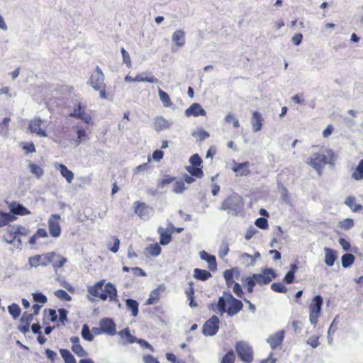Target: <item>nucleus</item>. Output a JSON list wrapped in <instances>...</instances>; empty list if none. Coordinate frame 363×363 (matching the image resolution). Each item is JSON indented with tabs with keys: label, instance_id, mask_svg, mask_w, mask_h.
I'll return each mask as SVG.
<instances>
[{
	"label": "nucleus",
	"instance_id": "49530a36",
	"mask_svg": "<svg viewBox=\"0 0 363 363\" xmlns=\"http://www.w3.org/2000/svg\"><path fill=\"white\" fill-rule=\"evenodd\" d=\"M234 270L233 269H227L223 273V277L225 279L226 284L228 287H230L233 283H235L233 280Z\"/></svg>",
	"mask_w": 363,
	"mask_h": 363
},
{
	"label": "nucleus",
	"instance_id": "f704fd0d",
	"mask_svg": "<svg viewBox=\"0 0 363 363\" xmlns=\"http://www.w3.org/2000/svg\"><path fill=\"white\" fill-rule=\"evenodd\" d=\"M298 267L296 264H291L290 270L286 273L284 278V281L286 284H292L295 279V272L297 270Z\"/></svg>",
	"mask_w": 363,
	"mask_h": 363
},
{
	"label": "nucleus",
	"instance_id": "864d4df0",
	"mask_svg": "<svg viewBox=\"0 0 363 363\" xmlns=\"http://www.w3.org/2000/svg\"><path fill=\"white\" fill-rule=\"evenodd\" d=\"M192 135L197 138L199 141H203L209 137L208 133L204 130H199L192 133Z\"/></svg>",
	"mask_w": 363,
	"mask_h": 363
},
{
	"label": "nucleus",
	"instance_id": "4c0bfd02",
	"mask_svg": "<svg viewBox=\"0 0 363 363\" xmlns=\"http://www.w3.org/2000/svg\"><path fill=\"white\" fill-rule=\"evenodd\" d=\"M60 353L65 363H77V361L72 354L67 349H60Z\"/></svg>",
	"mask_w": 363,
	"mask_h": 363
},
{
	"label": "nucleus",
	"instance_id": "473e14b6",
	"mask_svg": "<svg viewBox=\"0 0 363 363\" xmlns=\"http://www.w3.org/2000/svg\"><path fill=\"white\" fill-rule=\"evenodd\" d=\"M118 335L120 337L125 340V343H134L136 342L137 338L130 334L128 328H125L119 331Z\"/></svg>",
	"mask_w": 363,
	"mask_h": 363
},
{
	"label": "nucleus",
	"instance_id": "6ab92c4d",
	"mask_svg": "<svg viewBox=\"0 0 363 363\" xmlns=\"http://www.w3.org/2000/svg\"><path fill=\"white\" fill-rule=\"evenodd\" d=\"M284 331L279 330L272 335H271L267 340V342L270 345L272 350L277 348L280 346L284 338Z\"/></svg>",
	"mask_w": 363,
	"mask_h": 363
},
{
	"label": "nucleus",
	"instance_id": "bb28decb",
	"mask_svg": "<svg viewBox=\"0 0 363 363\" xmlns=\"http://www.w3.org/2000/svg\"><path fill=\"white\" fill-rule=\"evenodd\" d=\"M172 40L178 47H183L185 44V33L182 30H176L172 34Z\"/></svg>",
	"mask_w": 363,
	"mask_h": 363
},
{
	"label": "nucleus",
	"instance_id": "c756f323",
	"mask_svg": "<svg viewBox=\"0 0 363 363\" xmlns=\"http://www.w3.org/2000/svg\"><path fill=\"white\" fill-rule=\"evenodd\" d=\"M263 122L264 118L262 117V115H252L251 119L252 130L254 132H258L261 130L263 125Z\"/></svg>",
	"mask_w": 363,
	"mask_h": 363
},
{
	"label": "nucleus",
	"instance_id": "4d7b16f0",
	"mask_svg": "<svg viewBox=\"0 0 363 363\" xmlns=\"http://www.w3.org/2000/svg\"><path fill=\"white\" fill-rule=\"evenodd\" d=\"M185 189V184L183 181H177L174 184L173 191L176 194H181Z\"/></svg>",
	"mask_w": 363,
	"mask_h": 363
},
{
	"label": "nucleus",
	"instance_id": "0eeeda50",
	"mask_svg": "<svg viewBox=\"0 0 363 363\" xmlns=\"http://www.w3.org/2000/svg\"><path fill=\"white\" fill-rule=\"evenodd\" d=\"M243 206L242 197L236 193L229 195L222 203L220 209L228 212H237Z\"/></svg>",
	"mask_w": 363,
	"mask_h": 363
},
{
	"label": "nucleus",
	"instance_id": "052dcab7",
	"mask_svg": "<svg viewBox=\"0 0 363 363\" xmlns=\"http://www.w3.org/2000/svg\"><path fill=\"white\" fill-rule=\"evenodd\" d=\"M10 122L9 118H4L2 123H0V133L6 134L8 131V126Z\"/></svg>",
	"mask_w": 363,
	"mask_h": 363
},
{
	"label": "nucleus",
	"instance_id": "37998d69",
	"mask_svg": "<svg viewBox=\"0 0 363 363\" xmlns=\"http://www.w3.org/2000/svg\"><path fill=\"white\" fill-rule=\"evenodd\" d=\"M28 167L30 172L35 174L38 178H40L43 176L44 171L39 165L34 163H30Z\"/></svg>",
	"mask_w": 363,
	"mask_h": 363
},
{
	"label": "nucleus",
	"instance_id": "603ef678",
	"mask_svg": "<svg viewBox=\"0 0 363 363\" xmlns=\"http://www.w3.org/2000/svg\"><path fill=\"white\" fill-rule=\"evenodd\" d=\"M187 171L191 176L196 177L197 178H201L203 175L202 169L197 167H189L187 168Z\"/></svg>",
	"mask_w": 363,
	"mask_h": 363
},
{
	"label": "nucleus",
	"instance_id": "de8ad7c7",
	"mask_svg": "<svg viewBox=\"0 0 363 363\" xmlns=\"http://www.w3.org/2000/svg\"><path fill=\"white\" fill-rule=\"evenodd\" d=\"M147 252L152 256H157L161 252V247L157 243L150 245L147 247Z\"/></svg>",
	"mask_w": 363,
	"mask_h": 363
},
{
	"label": "nucleus",
	"instance_id": "5701e85b",
	"mask_svg": "<svg viewBox=\"0 0 363 363\" xmlns=\"http://www.w3.org/2000/svg\"><path fill=\"white\" fill-rule=\"evenodd\" d=\"M200 257L201 259L207 262L211 271H214L217 269L216 259L214 255H209L207 252L203 250L200 252Z\"/></svg>",
	"mask_w": 363,
	"mask_h": 363
},
{
	"label": "nucleus",
	"instance_id": "79ce46f5",
	"mask_svg": "<svg viewBox=\"0 0 363 363\" xmlns=\"http://www.w3.org/2000/svg\"><path fill=\"white\" fill-rule=\"evenodd\" d=\"M185 113H206V111L200 104L194 103L185 111Z\"/></svg>",
	"mask_w": 363,
	"mask_h": 363
},
{
	"label": "nucleus",
	"instance_id": "ddd939ff",
	"mask_svg": "<svg viewBox=\"0 0 363 363\" xmlns=\"http://www.w3.org/2000/svg\"><path fill=\"white\" fill-rule=\"evenodd\" d=\"M48 252L41 255H37L30 257L28 263L30 267H38L39 266L46 267L48 265Z\"/></svg>",
	"mask_w": 363,
	"mask_h": 363
},
{
	"label": "nucleus",
	"instance_id": "1a4fd4ad",
	"mask_svg": "<svg viewBox=\"0 0 363 363\" xmlns=\"http://www.w3.org/2000/svg\"><path fill=\"white\" fill-rule=\"evenodd\" d=\"M323 298L320 296H315L309 306L310 314L309 318L311 324L315 325L318 323V318L320 315L321 308L323 306Z\"/></svg>",
	"mask_w": 363,
	"mask_h": 363
},
{
	"label": "nucleus",
	"instance_id": "8fccbe9b",
	"mask_svg": "<svg viewBox=\"0 0 363 363\" xmlns=\"http://www.w3.org/2000/svg\"><path fill=\"white\" fill-rule=\"evenodd\" d=\"M271 289L277 293H286L287 288L285 285L280 282H274L271 285Z\"/></svg>",
	"mask_w": 363,
	"mask_h": 363
},
{
	"label": "nucleus",
	"instance_id": "e2e57ef3",
	"mask_svg": "<svg viewBox=\"0 0 363 363\" xmlns=\"http://www.w3.org/2000/svg\"><path fill=\"white\" fill-rule=\"evenodd\" d=\"M121 54L123 57V62L127 65L128 67H131V60L128 52L123 48H121Z\"/></svg>",
	"mask_w": 363,
	"mask_h": 363
},
{
	"label": "nucleus",
	"instance_id": "393cba45",
	"mask_svg": "<svg viewBox=\"0 0 363 363\" xmlns=\"http://www.w3.org/2000/svg\"><path fill=\"white\" fill-rule=\"evenodd\" d=\"M55 167L60 172L61 175L65 178L68 183H71L74 179L73 172L63 164H57Z\"/></svg>",
	"mask_w": 363,
	"mask_h": 363
},
{
	"label": "nucleus",
	"instance_id": "c85d7f7f",
	"mask_svg": "<svg viewBox=\"0 0 363 363\" xmlns=\"http://www.w3.org/2000/svg\"><path fill=\"white\" fill-rule=\"evenodd\" d=\"M145 73H140L134 77V82H149V83H158L159 80L153 75L145 76Z\"/></svg>",
	"mask_w": 363,
	"mask_h": 363
},
{
	"label": "nucleus",
	"instance_id": "0e129e2a",
	"mask_svg": "<svg viewBox=\"0 0 363 363\" xmlns=\"http://www.w3.org/2000/svg\"><path fill=\"white\" fill-rule=\"evenodd\" d=\"M45 314H48V317L52 322H55L57 319L56 311L52 308L45 310Z\"/></svg>",
	"mask_w": 363,
	"mask_h": 363
},
{
	"label": "nucleus",
	"instance_id": "b1692460",
	"mask_svg": "<svg viewBox=\"0 0 363 363\" xmlns=\"http://www.w3.org/2000/svg\"><path fill=\"white\" fill-rule=\"evenodd\" d=\"M158 233L160 234V243L162 245H166L169 244L172 240V233L168 230H165L160 227L158 228Z\"/></svg>",
	"mask_w": 363,
	"mask_h": 363
},
{
	"label": "nucleus",
	"instance_id": "13d9d810",
	"mask_svg": "<svg viewBox=\"0 0 363 363\" xmlns=\"http://www.w3.org/2000/svg\"><path fill=\"white\" fill-rule=\"evenodd\" d=\"M55 295L62 300L65 301H70L71 296L65 291L62 289H58L55 292Z\"/></svg>",
	"mask_w": 363,
	"mask_h": 363
},
{
	"label": "nucleus",
	"instance_id": "3c124183",
	"mask_svg": "<svg viewBox=\"0 0 363 363\" xmlns=\"http://www.w3.org/2000/svg\"><path fill=\"white\" fill-rule=\"evenodd\" d=\"M32 295H33V301L36 303H39L43 305V304L46 303L48 301L47 297L43 294H42L40 292L33 293Z\"/></svg>",
	"mask_w": 363,
	"mask_h": 363
},
{
	"label": "nucleus",
	"instance_id": "cd10ccee",
	"mask_svg": "<svg viewBox=\"0 0 363 363\" xmlns=\"http://www.w3.org/2000/svg\"><path fill=\"white\" fill-rule=\"evenodd\" d=\"M345 203L354 213L359 212L363 209V206L361 204L356 203V199L353 196H347Z\"/></svg>",
	"mask_w": 363,
	"mask_h": 363
},
{
	"label": "nucleus",
	"instance_id": "4be33fe9",
	"mask_svg": "<svg viewBox=\"0 0 363 363\" xmlns=\"http://www.w3.org/2000/svg\"><path fill=\"white\" fill-rule=\"evenodd\" d=\"M9 208L14 215L26 216L30 213V211L16 201H12L9 204Z\"/></svg>",
	"mask_w": 363,
	"mask_h": 363
},
{
	"label": "nucleus",
	"instance_id": "72a5a7b5",
	"mask_svg": "<svg viewBox=\"0 0 363 363\" xmlns=\"http://www.w3.org/2000/svg\"><path fill=\"white\" fill-rule=\"evenodd\" d=\"M16 220V217L10 213L0 212V228L7 225Z\"/></svg>",
	"mask_w": 363,
	"mask_h": 363
},
{
	"label": "nucleus",
	"instance_id": "a878e982",
	"mask_svg": "<svg viewBox=\"0 0 363 363\" xmlns=\"http://www.w3.org/2000/svg\"><path fill=\"white\" fill-rule=\"evenodd\" d=\"M325 263L328 267L334 265L335 260L337 259L336 252L329 247H325Z\"/></svg>",
	"mask_w": 363,
	"mask_h": 363
},
{
	"label": "nucleus",
	"instance_id": "a19ab883",
	"mask_svg": "<svg viewBox=\"0 0 363 363\" xmlns=\"http://www.w3.org/2000/svg\"><path fill=\"white\" fill-rule=\"evenodd\" d=\"M81 334L82 337L85 340L91 342L94 340L92 331H90L89 328L86 324L83 325Z\"/></svg>",
	"mask_w": 363,
	"mask_h": 363
},
{
	"label": "nucleus",
	"instance_id": "20e7f679",
	"mask_svg": "<svg viewBox=\"0 0 363 363\" xmlns=\"http://www.w3.org/2000/svg\"><path fill=\"white\" fill-rule=\"evenodd\" d=\"M335 160V152L333 150L328 149L326 150V155L320 152L314 153L308 159L307 164L315 169L319 175H321L325 166L327 164L333 165Z\"/></svg>",
	"mask_w": 363,
	"mask_h": 363
},
{
	"label": "nucleus",
	"instance_id": "4468645a",
	"mask_svg": "<svg viewBox=\"0 0 363 363\" xmlns=\"http://www.w3.org/2000/svg\"><path fill=\"white\" fill-rule=\"evenodd\" d=\"M21 226L20 225H9L4 235V240L9 244H12L18 235L21 234Z\"/></svg>",
	"mask_w": 363,
	"mask_h": 363
},
{
	"label": "nucleus",
	"instance_id": "2eb2a0df",
	"mask_svg": "<svg viewBox=\"0 0 363 363\" xmlns=\"http://www.w3.org/2000/svg\"><path fill=\"white\" fill-rule=\"evenodd\" d=\"M48 265L52 264L55 270L61 268L67 262V259L54 252H48Z\"/></svg>",
	"mask_w": 363,
	"mask_h": 363
},
{
	"label": "nucleus",
	"instance_id": "f03ea898",
	"mask_svg": "<svg viewBox=\"0 0 363 363\" xmlns=\"http://www.w3.org/2000/svg\"><path fill=\"white\" fill-rule=\"evenodd\" d=\"M277 277V274L272 268L262 269L260 273L253 274L245 279V285L247 286V291L252 293L256 284L259 286L267 285Z\"/></svg>",
	"mask_w": 363,
	"mask_h": 363
},
{
	"label": "nucleus",
	"instance_id": "c9c22d12",
	"mask_svg": "<svg viewBox=\"0 0 363 363\" xmlns=\"http://www.w3.org/2000/svg\"><path fill=\"white\" fill-rule=\"evenodd\" d=\"M126 306L128 310H130L132 313V315L135 317L138 314V303L131 298H128L125 301Z\"/></svg>",
	"mask_w": 363,
	"mask_h": 363
},
{
	"label": "nucleus",
	"instance_id": "9b49d317",
	"mask_svg": "<svg viewBox=\"0 0 363 363\" xmlns=\"http://www.w3.org/2000/svg\"><path fill=\"white\" fill-rule=\"evenodd\" d=\"M60 216L52 214L48 219V230L50 235L53 238H58L61 235V228L59 223Z\"/></svg>",
	"mask_w": 363,
	"mask_h": 363
},
{
	"label": "nucleus",
	"instance_id": "f8f14e48",
	"mask_svg": "<svg viewBox=\"0 0 363 363\" xmlns=\"http://www.w3.org/2000/svg\"><path fill=\"white\" fill-rule=\"evenodd\" d=\"M104 333L113 336L116 334V326L113 319L109 318H102L99 322Z\"/></svg>",
	"mask_w": 363,
	"mask_h": 363
},
{
	"label": "nucleus",
	"instance_id": "c03bdc74",
	"mask_svg": "<svg viewBox=\"0 0 363 363\" xmlns=\"http://www.w3.org/2000/svg\"><path fill=\"white\" fill-rule=\"evenodd\" d=\"M158 94H159L160 101H162V103L163 104V105L164 106L167 107V106H170L172 105L170 98L166 92L162 91L161 89H159Z\"/></svg>",
	"mask_w": 363,
	"mask_h": 363
},
{
	"label": "nucleus",
	"instance_id": "e433bc0d",
	"mask_svg": "<svg viewBox=\"0 0 363 363\" xmlns=\"http://www.w3.org/2000/svg\"><path fill=\"white\" fill-rule=\"evenodd\" d=\"M160 294H161V289L160 288H157L155 290H153L150 294L149 298H147L146 301L147 305H152L154 303H156L159 301L160 299Z\"/></svg>",
	"mask_w": 363,
	"mask_h": 363
},
{
	"label": "nucleus",
	"instance_id": "2f4dec72",
	"mask_svg": "<svg viewBox=\"0 0 363 363\" xmlns=\"http://www.w3.org/2000/svg\"><path fill=\"white\" fill-rule=\"evenodd\" d=\"M169 126V124L167 122V121H166L161 116L156 117L155 122L153 123V127H154L155 130H156L157 131H160L164 129H166Z\"/></svg>",
	"mask_w": 363,
	"mask_h": 363
},
{
	"label": "nucleus",
	"instance_id": "6e6d98bb",
	"mask_svg": "<svg viewBox=\"0 0 363 363\" xmlns=\"http://www.w3.org/2000/svg\"><path fill=\"white\" fill-rule=\"evenodd\" d=\"M21 147L26 153H33L35 152V147L33 143H22Z\"/></svg>",
	"mask_w": 363,
	"mask_h": 363
},
{
	"label": "nucleus",
	"instance_id": "bf43d9fd",
	"mask_svg": "<svg viewBox=\"0 0 363 363\" xmlns=\"http://www.w3.org/2000/svg\"><path fill=\"white\" fill-rule=\"evenodd\" d=\"M228 251H229V247H228V244L227 242H223L220 246V248H219V257L220 258H223L228 253Z\"/></svg>",
	"mask_w": 363,
	"mask_h": 363
},
{
	"label": "nucleus",
	"instance_id": "f257e3e1",
	"mask_svg": "<svg viewBox=\"0 0 363 363\" xmlns=\"http://www.w3.org/2000/svg\"><path fill=\"white\" fill-rule=\"evenodd\" d=\"M105 282V279H101L94 285L87 287L89 295L93 298H89L90 300H94V298H99L102 301H106L108 298L110 301H118V291L116 286L111 282Z\"/></svg>",
	"mask_w": 363,
	"mask_h": 363
},
{
	"label": "nucleus",
	"instance_id": "9d476101",
	"mask_svg": "<svg viewBox=\"0 0 363 363\" xmlns=\"http://www.w3.org/2000/svg\"><path fill=\"white\" fill-rule=\"evenodd\" d=\"M219 318L216 315H213L205 322L203 325L202 332L206 336L214 335L219 329Z\"/></svg>",
	"mask_w": 363,
	"mask_h": 363
},
{
	"label": "nucleus",
	"instance_id": "7ed1b4c3",
	"mask_svg": "<svg viewBox=\"0 0 363 363\" xmlns=\"http://www.w3.org/2000/svg\"><path fill=\"white\" fill-rule=\"evenodd\" d=\"M216 306L221 314L227 313L228 315L233 316L242 309L243 304L230 292H224L223 296L218 298Z\"/></svg>",
	"mask_w": 363,
	"mask_h": 363
},
{
	"label": "nucleus",
	"instance_id": "ea45409f",
	"mask_svg": "<svg viewBox=\"0 0 363 363\" xmlns=\"http://www.w3.org/2000/svg\"><path fill=\"white\" fill-rule=\"evenodd\" d=\"M355 257L352 254L347 253L342 257V265L347 268L350 267L354 262Z\"/></svg>",
	"mask_w": 363,
	"mask_h": 363
},
{
	"label": "nucleus",
	"instance_id": "5fc2aeb1",
	"mask_svg": "<svg viewBox=\"0 0 363 363\" xmlns=\"http://www.w3.org/2000/svg\"><path fill=\"white\" fill-rule=\"evenodd\" d=\"M255 225L260 229L266 230L269 228L268 221L265 218H259L255 220Z\"/></svg>",
	"mask_w": 363,
	"mask_h": 363
},
{
	"label": "nucleus",
	"instance_id": "09e8293b",
	"mask_svg": "<svg viewBox=\"0 0 363 363\" xmlns=\"http://www.w3.org/2000/svg\"><path fill=\"white\" fill-rule=\"evenodd\" d=\"M235 355L232 350H229L222 358L220 363H235Z\"/></svg>",
	"mask_w": 363,
	"mask_h": 363
},
{
	"label": "nucleus",
	"instance_id": "338daca9",
	"mask_svg": "<svg viewBox=\"0 0 363 363\" xmlns=\"http://www.w3.org/2000/svg\"><path fill=\"white\" fill-rule=\"evenodd\" d=\"M189 162L193 166L199 167L201 165L202 160L198 154H194L190 157Z\"/></svg>",
	"mask_w": 363,
	"mask_h": 363
},
{
	"label": "nucleus",
	"instance_id": "774afa93",
	"mask_svg": "<svg viewBox=\"0 0 363 363\" xmlns=\"http://www.w3.org/2000/svg\"><path fill=\"white\" fill-rule=\"evenodd\" d=\"M225 121L229 123H232L234 128H238L240 126L238 120L235 118L233 115H227Z\"/></svg>",
	"mask_w": 363,
	"mask_h": 363
},
{
	"label": "nucleus",
	"instance_id": "69168bd1",
	"mask_svg": "<svg viewBox=\"0 0 363 363\" xmlns=\"http://www.w3.org/2000/svg\"><path fill=\"white\" fill-rule=\"evenodd\" d=\"M307 344L311 345L313 348L317 347L319 345V336L313 335L310 337L307 340Z\"/></svg>",
	"mask_w": 363,
	"mask_h": 363
},
{
	"label": "nucleus",
	"instance_id": "a18cd8bd",
	"mask_svg": "<svg viewBox=\"0 0 363 363\" xmlns=\"http://www.w3.org/2000/svg\"><path fill=\"white\" fill-rule=\"evenodd\" d=\"M8 310L9 313L14 319H16L19 317L21 311L19 306L16 303H12L11 305L9 306Z\"/></svg>",
	"mask_w": 363,
	"mask_h": 363
},
{
	"label": "nucleus",
	"instance_id": "dca6fc26",
	"mask_svg": "<svg viewBox=\"0 0 363 363\" xmlns=\"http://www.w3.org/2000/svg\"><path fill=\"white\" fill-rule=\"evenodd\" d=\"M43 124V121L42 120L35 118L30 122L29 130L32 133H35L40 137H45L47 134Z\"/></svg>",
	"mask_w": 363,
	"mask_h": 363
},
{
	"label": "nucleus",
	"instance_id": "58836bf2",
	"mask_svg": "<svg viewBox=\"0 0 363 363\" xmlns=\"http://www.w3.org/2000/svg\"><path fill=\"white\" fill-rule=\"evenodd\" d=\"M352 177L357 181L363 179V160L359 161L352 174Z\"/></svg>",
	"mask_w": 363,
	"mask_h": 363
},
{
	"label": "nucleus",
	"instance_id": "412c9836",
	"mask_svg": "<svg viewBox=\"0 0 363 363\" xmlns=\"http://www.w3.org/2000/svg\"><path fill=\"white\" fill-rule=\"evenodd\" d=\"M33 319V314L25 312L20 319V323L18 326V330H20L23 334L27 333L29 331L30 324Z\"/></svg>",
	"mask_w": 363,
	"mask_h": 363
},
{
	"label": "nucleus",
	"instance_id": "6e6552de",
	"mask_svg": "<svg viewBox=\"0 0 363 363\" xmlns=\"http://www.w3.org/2000/svg\"><path fill=\"white\" fill-rule=\"evenodd\" d=\"M72 116H74L77 118H80L82 121L85 122L86 124V128H83L79 125H76V130H77V138L75 141L76 145H79L82 140H88L89 137L87 136L86 133V130L89 129V125L91 124L93 125V123H91V115H71Z\"/></svg>",
	"mask_w": 363,
	"mask_h": 363
},
{
	"label": "nucleus",
	"instance_id": "a211bd4d",
	"mask_svg": "<svg viewBox=\"0 0 363 363\" xmlns=\"http://www.w3.org/2000/svg\"><path fill=\"white\" fill-rule=\"evenodd\" d=\"M69 340L72 343L71 349L77 357H84L88 355L87 352L80 345L79 337L73 336Z\"/></svg>",
	"mask_w": 363,
	"mask_h": 363
},
{
	"label": "nucleus",
	"instance_id": "39448f33",
	"mask_svg": "<svg viewBox=\"0 0 363 363\" xmlns=\"http://www.w3.org/2000/svg\"><path fill=\"white\" fill-rule=\"evenodd\" d=\"M90 85L96 90L99 91L101 99H106V84L104 83V75L99 66H96L95 72L92 73L89 79Z\"/></svg>",
	"mask_w": 363,
	"mask_h": 363
},
{
	"label": "nucleus",
	"instance_id": "aec40b11",
	"mask_svg": "<svg viewBox=\"0 0 363 363\" xmlns=\"http://www.w3.org/2000/svg\"><path fill=\"white\" fill-rule=\"evenodd\" d=\"M250 165V164L247 161L242 163H238L234 162L232 167V170L236 173L237 176H248L251 173L250 170L249 169Z\"/></svg>",
	"mask_w": 363,
	"mask_h": 363
},
{
	"label": "nucleus",
	"instance_id": "7c9ffc66",
	"mask_svg": "<svg viewBox=\"0 0 363 363\" xmlns=\"http://www.w3.org/2000/svg\"><path fill=\"white\" fill-rule=\"evenodd\" d=\"M194 277L196 279L206 281L211 277V274L207 270L196 268L194 270Z\"/></svg>",
	"mask_w": 363,
	"mask_h": 363
},
{
	"label": "nucleus",
	"instance_id": "423d86ee",
	"mask_svg": "<svg viewBox=\"0 0 363 363\" xmlns=\"http://www.w3.org/2000/svg\"><path fill=\"white\" fill-rule=\"evenodd\" d=\"M235 351L240 359L245 363H251L254 360V352L252 347L244 341L237 342L235 346Z\"/></svg>",
	"mask_w": 363,
	"mask_h": 363
},
{
	"label": "nucleus",
	"instance_id": "f3484780",
	"mask_svg": "<svg viewBox=\"0 0 363 363\" xmlns=\"http://www.w3.org/2000/svg\"><path fill=\"white\" fill-rule=\"evenodd\" d=\"M135 213L141 218L145 219L149 217L150 208L144 202L137 201L133 203Z\"/></svg>",
	"mask_w": 363,
	"mask_h": 363
},
{
	"label": "nucleus",
	"instance_id": "680f3d73",
	"mask_svg": "<svg viewBox=\"0 0 363 363\" xmlns=\"http://www.w3.org/2000/svg\"><path fill=\"white\" fill-rule=\"evenodd\" d=\"M174 179H175L174 177L169 176V175H166L164 178H163L162 179H161L160 181V183H159L158 186L160 187H161V188H163L165 186H167V185L169 184L170 183L173 182Z\"/></svg>",
	"mask_w": 363,
	"mask_h": 363
}]
</instances>
